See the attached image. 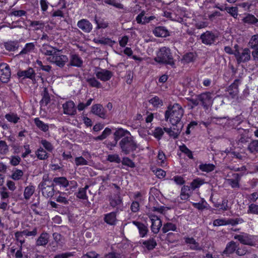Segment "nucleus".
<instances>
[{"instance_id": "nucleus-1", "label": "nucleus", "mask_w": 258, "mask_h": 258, "mask_svg": "<svg viewBox=\"0 0 258 258\" xmlns=\"http://www.w3.org/2000/svg\"><path fill=\"white\" fill-rule=\"evenodd\" d=\"M183 109L182 107L177 103L169 106L165 113V117L166 120L169 119L172 125H179L180 120L183 115Z\"/></svg>"}, {"instance_id": "nucleus-2", "label": "nucleus", "mask_w": 258, "mask_h": 258, "mask_svg": "<svg viewBox=\"0 0 258 258\" xmlns=\"http://www.w3.org/2000/svg\"><path fill=\"white\" fill-rule=\"evenodd\" d=\"M154 59L158 63L168 64L171 66L174 64L170 49L167 47H161L158 51L157 56Z\"/></svg>"}, {"instance_id": "nucleus-3", "label": "nucleus", "mask_w": 258, "mask_h": 258, "mask_svg": "<svg viewBox=\"0 0 258 258\" xmlns=\"http://www.w3.org/2000/svg\"><path fill=\"white\" fill-rule=\"evenodd\" d=\"M119 144L122 152L125 154H127L131 151L136 150L137 147L136 142L131 136L123 138Z\"/></svg>"}, {"instance_id": "nucleus-4", "label": "nucleus", "mask_w": 258, "mask_h": 258, "mask_svg": "<svg viewBox=\"0 0 258 258\" xmlns=\"http://www.w3.org/2000/svg\"><path fill=\"white\" fill-rule=\"evenodd\" d=\"M190 101L195 106H197L201 103L204 107H206L212 104V97L210 92H205L197 96L196 99H191Z\"/></svg>"}, {"instance_id": "nucleus-5", "label": "nucleus", "mask_w": 258, "mask_h": 258, "mask_svg": "<svg viewBox=\"0 0 258 258\" xmlns=\"http://www.w3.org/2000/svg\"><path fill=\"white\" fill-rule=\"evenodd\" d=\"M59 51L54 52L52 56H49L47 58V60L52 63L55 64L59 68H63L66 62L69 60L68 56L66 55L61 54Z\"/></svg>"}, {"instance_id": "nucleus-6", "label": "nucleus", "mask_w": 258, "mask_h": 258, "mask_svg": "<svg viewBox=\"0 0 258 258\" xmlns=\"http://www.w3.org/2000/svg\"><path fill=\"white\" fill-rule=\"evenodd\" d=\"M148 215L152 222L151 230L154 233L157 234L162 226V222L158 216L151 212H149Z\"/></svg>"}, {"instance_id": "nucleus-7", "label": "nucleus", "mask_w": 258, "mask_h": 258, "mask_svg": "<svg viewBox=\"0 0 258 258\" xmlns=\"http://www.w3.org/2000/svg\"><path fill=\"white\" fill-rule=\"evenodd\" d=\"M234 55L237 62H244L248 61L250 58V51L247 48L241 49L239 52H234Z\"/></svg>"}, {"instance_id": "nucleus-8", "label": "nucleus", "mask_w": 258, "mask_h": 258, "mask_svg": "<svg viewBox=\"0 0 258 258\" xmlns=\"http://www.w3.org/2000/svg\"><path fill=\"white\" fill-rule=\"evenodd\" d=\"M10 69L7 63L0 64V80L3 83H7L11 77Z\"/></svg>"}, {"instance_id": "nucleus-9", "label": "nucleus", "mask_w": 258, "mask_h": 258, "mask_svg": "<svg viewBox=\"0 0 258 258\" xmlns=\"http://www.w3.org/2000/svg\"><path fill=\"white\" fill-rule=\"evenodd\" d=\"M185 243L187 245L189 248L192 250H202L204 247L192 237L185 236L183 237Z\"/></svg>"}, {"instance_id": "nucleus-10", "label": "nucleus", "mask_w": 258, "mask_h": 258, "mask_svg": "<svg viewBox=\"0 0 258 258\" xmlns=\"http://www.w3.org/2000/svg\"><path fill=\"white\" fill-rule=\"evenodd\" d=\"M43 196L46 198L52 197L54 194V188L52 184H47L46 182H42L39 185Z\"/></svg>"}, {"instance_id": "nucleus-11", "label": "nucleus", "mask_w": 258, "mask_h": 258, "mask_svg": "<svg viewBox=\"0 0 258 258\" xmlns=\"http://www.w3.org/2000/svg\"><path fill=\"white\" fill-rule=\"evenodd\" d=\"M63 112L64 114L68 115H74L76 114V108L75 103L69 100L62 104Z\"/></svg>"}, {"instance_id": "nucleus-12", "label": "nucleus", "mask_w": 258, "mask_h": 258, "mask_svg": "<svg viewBox=\"0 0 258 258\" xmlns=\"http://www.w3.org/2000/svg\"><path fill=\"white\" fill-rule=\"evenodd\" d=\"M95 75L97 79L104 82L109 80L113 76L111 72L105 69L96 70Z\"/></svg>"}, {"instance_id": "nucleus-13", "label": "nucleus", "mask_w": 258, "mask_h": 258, "mask_svg": "<svg viewBox=\"0 0 258 258\" xmlns=\"http://www.w3.org/2000/svg\"><path fill=\"white\" fill-rule=\"evenodd\" d=\"M182 127V124H179V125H172L170 128L164 127V131L166 132L170 137L176 139L180 134Z\"/></svg>"}, {"instance_id": "nucleus-14", "label": "nucleus", "mask_w": 258, "mask_h": 258, "mask_svg": "<svg viewBox=\"0 0 258 258\" xmlns=\"http://www.w3.org/2000/svg\"><path fill=\"white\" fill-rule=\"evenodd\" d=\"M77 26L85 33H90L92 29L93 25L91 23L86 19H82L77 23Z\"/></svg>"}, {"instance_id": "nucleus-15", "label": "nucleus", "mask_w": 258, "mask_h": 258, "mask_svg": "<svg viewBox=\"0 0 258 258\" xmlns=\"http://www.w3.org/2000/svg\"><path fill=\"white\" fill-rule=\"evenodd\" d=\"M229 178L226 179V183L231 186L232 188H239V181L241 179V175L238 173H233Z\"/></svg>"}, {"instance_id": "nucleus-16", "label": "nucleus", "mask_w": 258, "mask_h": 258, "mask_svg": "<svg viewBox=\"0 0 258 258\" xmlns=\"http://www.w3.org/2000/svg\"><path fill=\"white\" fill-rule=\"evenodd\" d=\"M216 38V36L215 35L208 31L204 33L201 36L202 42L206 45H211L213 44L215 42Z\"/></svg>"}, {"instance_id": "nucleus-17", "label": "nucleus", "mask_w": 258, "mask_h": 258, "mask_svg": "<svg viewBox=\"0 0 258 258\" xmlns=\"http://www.w3.org/2000/svg\"><path fill=\"white\" fill-rule=\"evenodd\" d=\"M40 50L44 55L51 56L54 54V52L59 51V49L48 44H43Z\"/></svg>"}, {"instance_id": "nucleus-18", "label": "nucleus", "mask_w": 258, "mask_h": 258, "mask_svg": "<svg viewBox=\"0 0 258 258\" xmlns=\"http://www.w3.org/2000/svg\"><path fill=\"white\" fill-rule=\"evenodd\" d=\"M235 239L238 240L240 243L245 245H253V241L251 236L246 233L236 235L234 237Z\"/></svg>"}, {"instance_id": "nucleus-19", "label": "nucleus", "mask_w": 258, "mask_h": 258, "mask_svg": "<svg viewBox=\"0 0 258 258\" xmlns=\"http://www.w3.org/2000/svg\"><path fill=\"white\" fill-rule=\"evenodd\" d=\"M92 112L94 114L102 118H105L106 113L103 106L100 104H95L92 106Z\"/></svg>"}, {"instance_id": "nucleus-20", "label": "nucleus", "mask_w": 258, "mask_h": 258, "mask_svg": "<svg viewBox=\"0 0 258 258\" xmlns=\"http://www.w3.org/2000/svg\"><path fill=\"white\" fill-rule=\"evenodd\" d=\"M133 224L137 227L141 237H144L147 235L148 232L147 226L140 222L136 221H133Z\"/></svg>"}, {"instance_id": "nucleus-21", "label": "nucleus", "mask_w": 258, "mask_h": 258, "mask_svg": "<svg viewBox=\"0 0 258 258\" xmlns=\"http://www.w3.org/2000/svg\"><path fill=\"white\" fill-rule=\"evenodd\" d=\"M70 65L76 67H80L83 64V60L79 55L71 54L70 60Z\"/></svg>"}, {"instance_id": "nucleus-22", "label": "nucleus", "mask_w": 258, "mask_h": 258, "mask_svg": "<svg viewBox=\"0 0 258 258\" xmlns=\"http://www.w3.org/2000/svg\"><path fill=\"white\" fill-rule=\"evenodd\" d=\"M239 80H235L233 84H232L228 88V93L232 98L235 97L238 93V83Z\"/></svg>"}, {"instance_id": "nucleus-23", "label": "nucleus", "mask_w": 258, "mask_h": 258, "mask_svg": "<svg viewBox=\"0 0 258 258\" xmlns=\"http://www.w3.org/2000/svg\"><path fill=\"white\" fill-rule=\"evenodd\" d=\"M109 203L113 208H118L122 204V200L118 195L111 196L109 198Z\"/></svg>"}, {"instance_id": "nucleus-24", "label": "nucleus", "mask_w": 258, "mask_h": 258, "mask_svg": "<svg viewBox=\"0 0 258 258\" xmlns=\"http://www.w3.org/2000/svg\"><path fill=\"white\" fill-rule=\"evenodd\" d=\"M49 235L46 232L41 234L36 241V245L38 246H44L48 242Z\"/></svg>"}, {"instance_id": "nucleus-25", "label": "nucleus", "mask_w": 258, "mask_h": 258, "mask_svg": "<svg viewBox=\"0 0 258 258\" xmlns=\"http://www.w3.org/2000/svg\"><path fill=\"white\" fill-rule=\"evenodd\" d=\"M237 245L234 241H230L228 243L223 253L226 255H229L233 253L236 249L237 250Z\"/></svg>"}, {"instance_id": "nucleus-26", "label": "nucleus", "mask_w": 258, "mask_h": 258, "mask_svg": "<svg viewBox=\"0 0 258 258\" xmlns=\"http://www.w3.org/2000/svg\"><path fill=\"white\" fill-rule=\"evenodd\" d=\"M116 216L115 212H111L104 215V220L108 224L113 225L116 220Z\"/></svg>"}, {"instance_id": "nucleus-27", "label": "nucleus", "mask_w": 258, "mask_h": 258, "mask_svg": "<svg viewBox=\"0 0 258 258\" xmlns=\"http://www.w3.org/2000/svg\"><path fill=\"white\" fill-rule=\"evenodd\" d=\"M155 36L157 37H165L168 36V31L164 27H157L153 31Z\"/></svg>"}, {"instance_id": "nucleus-28", "label": "nucleus", "mask_w": 258, "mask_h": 258, "mask_svg": "<svg viewBox=\"0 0 258 258\" xmlns=\"http://www.w3.org/2000/svg\"><path fill=\"white\" fill-rule=\"evenodd\" d=\"M53 181L55 185H59L60 187H66L69 185L68 180L64 177H55Z\"/></svg>"}, {"instance_id": "nucleus-29", "label": "nucleus", "mask_w": 258, "mask_h": 258, "mask_svg": "<svg viewBox=\"0 0 258 258\" xmlns=\"http://www.w3.org/2000/svg\"><path fill=\"white\" fill-rule=\"evenodd\" d=\"M242 21L248 24H256L258 23V19L254 15L248 14L243 17Z\"/></svg>"}, {"instance_id": "nucleus-30", "label": "nucleus", "mask_w": 258, "mask_h": 258, "mask_svg": "<svg viewBox=\"0 0 258 258\" xmlns=\"http://www.w3.org/2000/svg\"><path fill=\"white\" fill-rule=\"evenodd\" d=\"M199 168L203 172H210L215 169V165L211 163H202Z\"/></svg>"}, {"instance_id": "nucleus-31", "label": "nucleus", "mask_w": 258, "mask_h": 258, "mask_svg": "<svg viewBox=\"0 0 258 258\" xmlns=\"http://www.w3.org/2000/svg\"><path fill=\"white\" fill-rule=\"evenodd\" d=\"M114 139L118 141V140L122 137H125L131 136L130 133L122 128H118L117 130L114 134Z\"/></svg>"}, {"instance_id": "nucleus-32", "label": "nucleus", "mask_w": 258, "mask_h": 258, "mask_svg": "<svg viewBox=\"0 0 258 258\" xmlns=\"http://www.w3.org/2000/svg\"><path fill=\"white\" fill-rule=\"evenodd\" d=\"M191 194L190 188L188 186H183L181 190L180 197L182 200H187Z\"/></svg>"}, {"instance_id": "nucleus-33", "label": "nucleus", "mask_w": 258, "mask_h": 258, "mask_svg": "<svg viewBox=\"0 0 258 258\" xmlns=\"http://www.w3.org/2000/svg\"><path fill=\"white\" fill-rule=\"evenodd\" d=\"M34 123L40 130L45 132L48 130L49 126L47 124L44 123L42 121L40 120L39 118H34Z\"/></svg>"}, {"instance_id": "nucleus-34", "label": "nucleus", "mask_w": 258, "mask_h": 258, "mask_svg": "<svg viewBox=\"0 0 258 258\" xmlns=\"http://www.w3.org/2000/svg\"><path fill=\"white\" fill-rule=\"evenodd\" d=\"M238 132L240 135V138L239 139V142L241 143H245L247 141L248 134L249 131L248 130L243 128H238Z\"/></svg>"}, {"instance_id": "nucleus-35", "label": "nucleus", "mask_w": 258, "mask_h": 258, "mask_svg": "<svg viewBox=\"0 0 258 258\" xmlns=\"http://www.w3.org/2000/svg\"><path fill=\"white\" fill-rule=\"evenodd\" d=\"M247 149L251 153L258 152V140H253L249 143Z\"/></svg>"}, {"instance_id": "nucleus-36", "label": "nucleus", "mask_w": 258, "mask_h": 258, "mask_svg": "<svg viewBox=\"0 0 258 258\" xmlns=\"http://www.w3.org/2000/svg\"><path fill=\"white\" fill-rule=\"evenodd\" d=\"M176 229L177 227L175 224L171 222H167L164 224L162 230L163 232L165 233L169 231H176Z\"/></svg>"}, {"instance_id": "nucleus-37", "label": "nucleus", "mask_w": 258, "mask_h": 258, "mask_svg": "<svg viewBox=\"0 0 258 258\" xmlns=\"http://www.w3.org/2000/svg\"><path fill=\"white\" fill-rule=\"evenodd\" d=\"M35 191V187L33 185L27 186L24 190V196L26 200H28L33 195Z\"/></svg>"}, {"instance_id": "nucleus-38", "label": "nucleus", "mask_w": 258, "mask_h": 258, "mask_svg": "<svg viewBox=\"0 0 258 258\" xmlns=\"http://www.w3.org/2000/svg\"><path fill=\"white\" fill-rule=\"evenodd\" d=\"M143 244L148 249L152 250L155 247L157 243L153 238L149 239L148 240L144 241Z\"/></svg>"}, {"instance_id": "nucleus-39", "label": "nucleus", "mask_w": 258, "mask_h": 258, "mask_svg": "<svg viewBox=\"0 0 258 258\" xmlns=\"http://www.w3.org/2000/svg\"><path fill=\"white\" fill-rule=\"evenodd\" d=\"M34 74L32 69L30 68L28 70L19 71L17 72V76L19 77H24L25 78H31Z\"/></svg>"}, {"instance_id": "nucleus-40", "label": "nucleus", "mask_w": 258, "mask_h": 258, "mask_svg": "<svg viewBox=\"0 0 258 258\" xmlns=\"http://www.w3.org/2000/svg\"><path fill=\"white\" fill-rule=\"evenodd\" d=\"M149 102L154 107L158 108L163 105V102L158 97L155 96L149 100Z\"/></svg>"}, {"instance_id": "nucleus-41", "label": "nucleus", "mask_w": 258, "mask_h": 258, "mask_svg": "<svg viewBox=\"0 0 258 258\" xmlns=\"http://www.w3.org/2000/svg\"><path fill=\"white\" fill-rule=\"evenodd\" d=\"M4 45L6 50L8 51H14L16 47V42L15 41H8L4 43Z\"/></svg>"}, {"instance_id": "nucleus-42", "label": "nucleus", "mask_w": 258, "mask_h": 258, "mask_svg": "<svg viewBox=\"0 0 258 258\" xmlns=\"http://www.w3.org/2000/svg\"><path fill=\"white\" fill-rule=\"evenodd\" d=\"M248 46L252 49L258 47V34L251 37L248 42Z\"/></svg>"}, {"instance_id": "nucleus-43", "label": "nucleus", "mask_w": 258, "mask_h": 258, "mask_svg": "<svg viewBox=\"0 0 258 258\" xmlns=\"http://www.w3.org/2000/svg\"><path fill=\"white\" fill-rule=\"evenodd\" d=\"M36 154L37 157L40 160H45L48 157L46 152L41 147L37 150Z\"/></svg>"}, {"instance_id": "nucleus-44", "label": "nucleus", "mask_w": 258, "mask_h": 258, "mask_svg": "<svg viewBox=\"0 0 258 258\" xmlns=\"http://www.w3.org/2000/svg\"><path fill=\"white\" fill-rule=\"evenodd\" d=\"M89 186L86 185L85 187L80 188L77 193V197L81 199L86 200L88 197L86 195V190L88 188Z\"/></svg>"}, {"instance_id": "nucleus-45", "label": "nucleus", "mask_w": 258, "mask_h": 258, "mask_svg": "<svg viewBox=\"0 0 258 258\" xmlns=\"http://www.w3.org/2000/svg\"><path fill=\"white\" fill-rule=\"evenodd\" d=\"M30 26L34 30H38L43 28L44 24L41 21H35L31 22Z\"/></svg>"}, {"instance_id": "nucleus-46", "label": "nucleus", "mask_w": 258, "mask_h": 258, "mask_svg": "<svg viewBox=\"0 0 258 258\" xmlns=\"http://www.w3.org/2000/svg\"><path fill=\"white\" fill-rule=\"evenodd\" d=\"M87 82L89 83V84L93 87H96L100 88L101 87V83L96 80L95 78H88L87 80Z\"/></svg>"}, {"instance_id": "nucleus-47", "label": "nucleus", "mask_w": 258, "mask_h": 258, "mask_svg": "<svg viewBox=\"0 0 258 258\" xmlns=\"http://www.w3.org/2000/svg\"><path fill=\"white\" fill-rule=\"evenodd\" d=\"M75 163L77 166L88 165V162L82 156L75 158Z\"/></svg>"}, {"instance_id": "nucleus-48", "label": "nucleus", "mask_w": 258, "mask_h": 258, "mask_svg": "<svg viewBox=\"0 0 258 258\" xmlns=\"http://www.w3.org/2000/svg\"><path fill=\"white\" fill-rule=\"evenodd\" d=\"M204 183V181L199 178L194 179L190 183V186L192 189L194 190L196 188H199Z\"/></svg>"}, {"instance_id": "nucleus-49", "label": "nucleus", "mask_w": 258, "mask_h": 258, "mask_svg": "<svg viewBox=\"0 0 258 258\" xmlns=\"http://www.w3.org/2000/svg\"><path fill=\"white\" fill-rule=\"evenodd\" d=\"M67 197L68 196L66 193H61L60 195L56 198V201L58 203L63 204H68L69 202Z\"/></svg>"}, {"instance_id": "nucleus-50", "label": "nucleus", "mask_w": 258, "mask_h": 258, "mask_svg": "<svg viewBox=\"0 0 258 258\" xmlns=\"http://www.w3.org/2000/svg\"><path fill=\"white\" fill-rule=\"evenodd\" d=\"M247 213L258 215V205L254 204L249 205L247 210Z\"/></svg>"}, {"instance_id": "nucleus-51", "label": "nucleus", "mask_w": 258, "mask_h": 258, "mask_svg": "<svg viewBox=\"0 0 258 258\" xmlns=\"http://www.w3.org/2000/svg\"><path fill=\"white\" fill-rule=\"evenodd\" d=\"M227 225H231L234 226L238 224L243 222V220L241 218L228 219H226Z\"/></svg>"}, {"instance_id": "nucleus-52", "label": "nucleus", "mask_w": 258, "mask_h": 258, "mask_svg": "<svg viewBox=\"0 0 258 258\" xmlns=\"http://www.w3.org/2000/svg\"><path fill=\"white\" fill-rule=\"evenodd\" d=\"M164 134V131L161 127H157L153 131V135L157 139L160 140Z\"/></svg>"}, {"instance_id": "nucleus-53", "label": "nucleus", "mask_w": 258, "mask_h": 258, "mask_svg": "<svg viewBox=\"0 0 258 258\" xmlns=\"http://www.w3.org/2000/svg\"><path fill=\"white\" fill-rule=\"evenodd\" d=\"M214 206L216 208H219L220 209H221L223 211H227L229 209L228 206V201L226 200H223L222 204H214Z\"/></svg>"}, {"instance_id": "nucleus-54", "label": "nucleus", "mask_w": 258, "mask_h": 258, "mask_svg": "<svg viewBox=\"0 0 258 258\" xmlns=\"http://www.w3.org/2000/svg\"><path fill=\"white\" fill-rule=\"evenodd\" d=\"M107 159L110 162H115L117 163H119L121 161L120 158L117 154L109 155L107 156Z\"/></svg>"}, {"instance_id": "nucleus-55", "label": "nucleus", "mask_w": 258, "mask_h": 258, "mask_svg": "<svg viewBox=\"0 0 258 258\" xmlns=\"http://www.w3.org/2000/svg\"><path fill=\"white\" fill-rule=\"evenodd\" d=\"M34 48V45L33 43H27L24 48L22 50V51L20 52V54L27 53L32 50H33Z\"/></svg>"}, {"instance_id": "nucleus-56", "label": "nucleus", "mask_w": 258, "mask_h": 258, "mask_svg": "<svg viewBox=\"0 0 258 258\" xmlns=\"http://www.w3.org/2000/svg\"><path fill=\"white\" fill-rule=\"evenodd\" d=\"M35 63L38 66L39 68L46 72H49L51 69V66L49 65L44 66L41 60H37Z\"/></svg>"}, {"instance_id": "nucleus-57", "label": "nucleus", "mask_w": 258, "mask_h": 258, "mask_svg": "<svg viewBox=\"0 0 258 258\" xmlns=\"http://www.w3.org/2000/svg\"><path fill=\"white\" fill-rule=\"evenodd\" d=\"M41 143L47 151L51 152L53 150V147L52 144L46 140H42Z\"/></svg>"}, {"instance_id": "nucleus-58", "label": "nucleus", "mask_w": 258, "mask_h": 258, "mask_svg": "<svg viewBox=\"0 0 258 258\" xmlns=\"http://www.w3.org/2000/svg\"><path fill=\"white\" fill-rule=\"evenodd\" d=\"M225 10L235 18L238 15V9L237 7H226Z\"/></svg>"}, {"instance_id": "nucleus-59", "label": "nucleus", "mask_w": 258, "mask_h": 258, "mask_svg": "<svg viewBox=\"0 0 258 258\" xmlns=\"http://www.w3.org/2000/svg\"><path fill=\"white\" fill-rule=\"evenodd\" d=\"M180 151L185 153L190 159H193V156L191 151L189 150L185 145L180 146Z\"/></svg>"}, {"instance_id": "nucleus-60", "label": "nucleus", "mask_w": 258, "mask_h": 258, "mask_svg": "<svg viewBox=\"0 0 258 258\" xmlns=\"http://www.w3.org/2000/svg\"><path fill=\"white\" fill-rule=\"evenodd\" d=\"M110 133L111 130L107 127L103 131L100 136L97 137V139L99 140H103L105 139L109 135H110Z\"/></svg>"}, {"instance_id": "nucleus-61", "label": "nucleus", "mask_w": 258, "mask_h": 258, "mask_svg": "<svg viewBox=\"0 0 258 258\" xmlns=\"http://www.w3.org/2000/svg\"><path fill=\"white\" fill-rule=\"evenodd\" d=\"M213 225L215 226H220L227 225L226 219H217L213 221Z\"/></svg>"}, {"instance_id": "nucleus-62", "label": "nucleus", "mask_w": 258, "mask_h": 258, "mask_svg": "<svg viewBox=\"0 0 258 258\" xmlns=\"http://www.w3.org/2000/svg\"><path fill=\"white\" fill-rule=\"evenodd\" d=\"M118 41L119 45L121 47H124L125 46L128 41V37L127 36H123L119 38Z\"/></svg>"}, {"instance_id": "nucleus-63", "label": "nucleus", "mask_w": 258, "mask_h": 258, "mask_svg": "<svg viewBox=\"0 0 258 258\" xmlns=\"http://www.w3.org/2000/svg\"><path fill=\"white\" fill-rule=\"evenodd\" d=\"M5 118L9 122L14 123H16V115L14 113H8L6 114Z\"/></svg>"}, {"instance_id": "nucleus-64", "label": "nucleus", "mask_w": 258, "mask_h": 258, "mask_svg": "<svg viewBox=\"0 0 258 258\" xmlns=\"http://www.w3.org/2000/svg\"><path fill=\"white\" fill-rule=\"evenodd\" d=\"M194 58L195 55L193 53H187L183 57L184 61L187 63L192 61Z\"/></svg>"}]
</instances>
